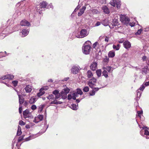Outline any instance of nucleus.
I'll list each match as a JSON object with an SVG mask.
<instances>
[{"instance_id":"nucleus-1","label":"nucleus","mask_w":149,"mask_h":149,"mask_svg":"<svg viewBox=\"0 0 149 149\" xmlns=\"http://www.w3.org/2000/svg\"><path fill=\"white\" fill-rule=\"evenodd\" d=\"M91 44V42L89 40H88L85 42L82 47L83 52L84 54H89L91 49L90 46Z\"/></svg>"},{"instance_id":"nucleus-2","label":"nucleus","mask_w":149,"mask_h":149,"mask_svg":"<svg viewBox=\"0 0 149 149\" xmlns=\"http://www.w3.org/2000/svg\"><path fill=\"white\" fill-rule=\"evenodd\" d=\"M88 32L86 29H82L80 32V33L76 36L77 38H84L87 36L88 34Z\"/></svg>"},{"instance_id":"nucleus-3","label":"nucleus","mask_w":149,"mask_h":149,"mask_svg":"<svg viewBox=\"0 0 149 149\" xmlns=\"http://www.w3.org/2000/svg\"><path fill=\"white\" fill-rule=\"evenodd\" d=\"M14 76L13 75L8 74L3 76H2L0 78V83H3L5 84V83H6V82H4L2 80H5L6 79H13Z\"/></svg>"},{"instance_id":"nucleus-4","label":"nucleus","mask_w":149,"mask_h":149,"mask_svg":"<svg viewBox=\"0 0 149 149\" xmlns=\"http://www.w3.org/2000/svg\"><path fill=\"white\" fill-rule=\"evenodd\" d=\"M96 82V79L94 77H93L88 81V84L90 88H93V87L96 86L95 84Z\"/></svg>"},{"instance_id":"nucleus-5","label":"nucleus","mask_w":149,"mask_h":149,"mask_svg":"<svg viewBox=\"0 0 149 149\" xmlns=\"http://www.w3.org/2000/svg\"><path fill=\"white\" fill-rule=\"evenodd\" d=\"M145 86L143 85H142L141 87H140L139 89L136 91V97L135 98L136 100H138L139 99L140 97H141V93L139 91H143L144 89L145 88Z\"/></svg>"},{"instance_id":"nucleus-6","label":"nucleus","mask_w":149,"mask_h":149,"mask_svg":"<svg viewBox=\"0 0 149 149\" xmlns=\"http://www.w3.org/2000/svg\"><path fill=\"white\" fill-rule=\"evenodd\" d=\"M120 20L124 24H127L129 23L130 19L129 18L125 15H121L120 16Z\"/></svg>"},{"instance_id":"nucleus-7","label":"nucleus","mask_w":149,"mask_h":149,"mask_svg":"<svg viewBox=\"0 0 149 149\" xmlns=\"http://www.w3.org/2000/svg\"><path fill=\"white\" fill-rule=\"evenodd\" d=\"M33 89V87L32 86L28 85L26 86L24 89L26 93L30 94L31 93Z\"/></svg>"},{"instance_id":"nucleus-8","label":"nucleus","mask_w":149,"mask_h":149,"mask_svg":"<svg viewBox=\"0 0 149 149\" xmlns=\"http://www.w3.org/2000/svg\"><path fill=\"white\" fill-rule=\"evenodd\" d=\"M80 69V67L79 66H73L72 68L71 71L73 74H77Z\"/></svg>"},{"instance_id":"nucleus-9","label":"nucleus","mask_w":149,"mask_h":149,"mask_svg":"<svg viewBox=\"0 0 149 149\" xmlns=\"http://www.w3.org/2000/svg\"><path fill=\"white\" fill-rule=\"evenodd\" d=\"M52 93L53 94L55 95V99H59L61 97V94L59 93V92L58 90H55Z\"/></svg>"},{"instance_id":"nucleus-10","label":"nucleus","mask_w":149,"mask_h":149,"mask_svg":"<svg viewBox=\"0 0 149 149\" xmlns=\"http://www.w3.org/2000/svg\"><path fill=\"white\" fill-rule=\"evenodd\" d=\"M43 119V115H39L37 117L35 118L33 122L36 123H37L42 121Z\"/></svg>"},{"instance_id":"nucleus-11","label":"nucleus","mask_w":149,"mask_h":149,"mask_svg":"<svg viewBox=\"0 0 149 149\" xmlns=\"http://www.w3.org/2000/svg\"><path fill=\"white\" fill-rule=\"evenodd\" d=\"M139 126L140 128H142V129L144 130V135H146V136L149 135V132L148 130L149 128L147 127L143 126L141 127L140 125H139Z\"/></svg>"},{"instance_id":"nucleus-12","label":"nucleus","mask_w":149,"mask_h":149,"mask_svg":"<svg viewBox=\"0 0 149 149\" xmlns=\"http://www.w3.org/2000/svg\"><path fill=\"white\" fill-rule=\"evenodd\" d=\"M20 24L22 26H29L31 25L30 23L25 19L22 21L20 22Z\"/></svg>"},{"instance_id":"nucleus-13","label":"nucleus","mask_w":149,"mask_h":149,"mask_svg":"<svg viewBox=\"0 0 149 149\" xmlns=\"http://www.w3.org/2000/svg\"><path fill=\"white\" fill-rule=\"evenodd\" d=\"M101 88H94L93 87L92 90V92L90 91L89 93V94L90 96H93L95 94V93L97 92L98 90Z\"/></svg>"},{"instance_id":"nucleus-14","label":"nucleus","mask_w":149,"mask_h":149,"mask_svg":"<svg viewBox=\"0 0 149 149\" xmlns=\"http://www.w3.org/2000/svg\"><path fill=\"white\" fill-rule=\"evenodd\" d=\"M97 63L94 62L92 63L91 64L90 66V68L92 70L94 71L97 69Z\"/></svg>"},{"instance_id":"nucleus-15","label":"nucleus","mask_w":149,"mask_h":149,"mask_svg":"<svg viewBox=\"0 0 149 149\" xmlns=\"http://www.w3.org/2000/svg\"><path fill=\"white\" fill-rule=\"evenodd\" d=\"M102 9L104 13L106 14H108L110 13V10L106 6H103Z\"/></svg>"},{"instance_id":"nucleus-16","label":"nucleus","mask_w":149,"mask_h":149,"mask_svg":"<svg viewBox=\"0 0 149 149\" xmlns=\"http://www.w3.org/2000/svg\"><path fill=\"white\" fill-rule=\"evenodd\" d=\"M29 29L27 28L24 29L22 31V37H24L26 36L28 34L29 32Z\"/></svg>"},{"instance_id":"nucleus-17","label":"nucleus","mask_w":149,"mask_h":149,"mask_svg":"<svg viewBox=\"0 0 149 149\" xmlns=\"http://www.w3.org/2000/svg\"><path fill=\"white\" fill-rule=\"evenodd\" d=\"M123 45L124 47L126 49H128L130 48L131 47L130 43L128 41H125L123 43Z\"/></svg>"},{"instance_id":"nucleus-18","label":"nucleus","mask_w":149,"mask_h":149,"mask_svg":"<svg viewBox=\"0 0 149 149\" xmlns=\"http://www.w3.org/2000/svg\"><path fill=\"white\" fill-rule=\"evenodd\" d=\"M141 71L142 72V73L143 74H146L147 73H149V69L148 68L147 66L145 67Z\"/></svg>"},{"instance_id":"nucleus-19","label":"nucleus","mask_w":149,"mask_h":149,"mask_svg":"<svg viewBox=\"0 0 149 149\" xmlns=\"http://www.w3.org/2000/svg\"><path fill=\"white\" fill-rule=\"evenodd\" d=\"M97 48L102 49L104 48V46L103 45V43L101 40H98L97 41Z\"/></svg>"},{"instance_id":"nucleus-20","label":"nucleus","mask_w":149,"mask_h":149,"mask_svg":"<svg viewBox=\"0 0 149 149\" xmlns=\"http://www.w3.org/2000/svg\"><path fill=\"white\" fill-rule=\"evenodd\" d=\"M86 7L85 6H83L82 8L80 10V11L79 12L78 14V16H80L82 15L84 13L85 10H86Z\"/></svg>"},{"instance_id":"nucleus-21","label":"nucleus","mask_w":149,"mask_h":149,"mask_svg":"<svg viewBox=\"0 0 149 149\" xmlns=\"http://www.w3.org/2000/svg\"><path fill=\"white\" fill-rule=\"evenodd\" d=\"M74 95L73 93H70V94H68V100H70L71 99H73L74 100H76V98L75 97H74Z\"/></svg>"},{"instance_id":"nucleus-22","label":"nucleus","mask_w":149,"mask_h":149,"mask_svg":"<svg viewBox=\"0 0 149 149\" xmlns=\"http://www.w3.org/2000/svg\"><path fill=\"white\" fill-rule=\"evenodd\" d=\"M108 56L110 58H113L115 56V52L113 50L110 51L108 53Z\"/></svg>"},{"instance_id":"nucleus-23","label":"nucleus","mask_w":149,"mask_h":149,"mask_svg":"<svg viewBox=\"0 0 149 149\" xmlns=\"http://www.w3.org/2000/svg\"><path fill=\"white\" fill-rule=\"evenodd\" d=\"M118 20L117 19L114 18L113 19L112 25L113 26H118Z\"/></svg>"},{"instance_id":"nucleus-24","label":"nucleus","mask_w":149,"mask_h":149,"mask_svg":"<svg viewBox=\"0 0 149 149\" xmlns=\"http://www.w3.org/2000/svg\"><path fill=\"white\" fill-rule=\"evenodd\" d=\"M37 100V99L36 98V97H32L29 100V102L31 104L34 103Z\"/></svg>"},{"instance_id":"nucleus-25","label":"nucleus","mask_w":149,"mask_h":149,"mask_svg":"<svg viewBox=\"0 0 149 149\" xmlns=\"http://www.w3.org/2000/svg\"><path fill=\"white\" fill-rule=\"evenodd\" d=\"M36 8L37 12H38L39 14H41V13L42 12L41 11L42 10L41 9L42 8H41V7L40 4L36 5Z\"/></svg>"},{"instance_id":"nucleus-26","label":"nucleus","mask_w":149,"mask_h":149,"mask_svg":"<svg viewBox=\"0 0 149 149\" xmlns=\"http://www.w3.org/2000/svg\"><path fill=\"white\" fill-rule=\"evenodd\" d=\"M19 105H21L24 102V100L22 96H19Z\"/></svg>"},{"instance_id":"nucleus-27","label":"nucleus","mask_w":149,"mask_h":149,"mask_svg":"<svg viewBox=\"0 0 149 149\" xmlns=\"http://www.w3.org/2000/svg\"><path fill=\"white\" fill-rule=\"evenodd\" d=\"M115 1L116 2V7L118 8H119L121 6V2L120 0H116Z\"/></svg>"},{"instance_id":"nucleus-28","label":"nucleus","mask_w":149,"mask_h":149,"mask_svg":"<svg viewBox=\"0 0 149 149\" xmlns=\"http://www.w3.org/2000/svg\"><path fill=\"white\" fill-rule=\"evenodd\" d=\"M40 5L41 8H45L47 5V3L45 1H44L42 3H40Z\"/></svg>"},{"instance_id":"nucleus-29","label":"nucleus","mask_w":149,"mask_h":149,"mask_svg":"<svg viewBox=\"0 0 149 149\" xmlns=\"http://www.w3.org/2000/svg\"><path fill=\"white\" fill-rule=\"evenodd\" d=\"M102 24L105 26H107L109 25L108 21L107 19H104L102 21Z\"/></svg>"},{"instance_id":"nucleus-30","label":"nucleus","mask_w":149,"mask_h":149,"mask_svg":"<svg viewBox=\"0 0 149 149\" xmlns=\"http://www.w3.org/2000/svg\"><path fill=\"white\" fill-rule=\"evenodd\" d=\"M78 104L77 105L74 104H73L71 106L70 108L73 110H76L78 108Z\"/></svg>"},{"instance_id":"nucleus-31","label":"nucleus","mask_w":149,"mask_h":149,"mask_svg":"<svg viewBox=\"0 0 149 149\" xmlns=\"http://www.w3.org/2000/svg\"><path fill=\"white\" fill-rule=\"evenodd\" d=\"M45 105H40L38 108V112L39 113H40L43 110V108L44 107Z\"/></svg>"},{"instance_id":"nucleus-32","label":"nucleus","mask_w":149,"mask_h":149,"mask_svg":"<svg viewBox=\"0 0 149 149\" xmlns=\"http://www.w3.org/2000/svg\"><path fill=\"white\" fill-rule=\"evenodd\" d=\"M93 76V73L92 72L88 70L87 72V76L88 78L92 77Z\"/></svg>"},{"instance_id":"nucleus-33","label":"nucleus","mask_w":149,"mask_h":149,"mask_svg":"<svg viewBox=\"0 0 149 149\" xmlns=\"http://www.w3.org/2000/svg\"><path fill=\"white\" fill-rule=\"evenodd\" d=\"M61 95L62 98L63 99H65L67 97V94H66V93H65L64 92H62V91L61 92Z\"/></svg>"},{"instance_id":"nucleus-34","label":"nucleus","mask_w":149,"mask_h":149,"mask_svg":"<svg viewBox=\"0 0 149 149\" xmlns=\"http://www.w3.org/2000/svg\"><path fill=\"white\" fill-rule=\"evenodd\" d=\"M27 10V8H25V7L24 6L20 10L22 13H23L25 14V12Z\"/></svg>"},{"instance_id":"nucleus-35","label":"nucleus","mask_w":149,"mask_h":149,"mask_svg":"<svg viewBox=\"0 0 149 149\" xmlns=\"http://www.w3.org/2000/svg\"><path fill=\"white\" fill-rule=\"evenodd\" d=\"M113 47L114 49L118 50L120 48V45L119 44H117L116 45H113Z\"/></svg>"},{"instance_id":"nucleus-36","label":"nucleus","mask_w":149,"mask_h":149,"mask_svg":"<svg viewBox=\"0 0 149 149\" xmlns=\"http://www.w3.org/2000/svg\"><path fill=\"white\" fill-rule=\"evenodd\" d=\"M45 93V92L44 91H43L42 90H41L40 89V92L37 93V96L38 97H40L43 95Z\"/></svg>"},{"instance_id":"nucleus-37","label":"nucleus","mask_w":149,"mask_h":149,"mask_svg":"<svg viewBox=\"0 0 149 149\" xmlns=\"http://www.w3.org/2000/svg\"><path fill=\"white\" fill-rule=\"evenodd\" d=\"M70 91V89H69L68 88H64L63 90L62 91V92H64L65 93H66V94L68 93Z\"/></svg>"},{"instance_id":"nucleus-38","label":"nucleus","mask_w":149,"mask_h":149,"mask_svg":"<svg viewBox=\"0 0 149 149\" xmlns=\"http://www.w3.org/2000/svg\"><path fill=\"white\" fill-rule=\"evenodd\" d=\"M35 137V135L30 136L26 138L25 139V140L26 141H28L34 138Z\"/></svg>"},{"instance_id":"nucleus-39","label":"nucleus","mask_w":149,"mask_h":149,"mask_svg":"<svg viewBox=\"0 0 149 149\" xmlns=\"http://www.w3.org/2000/svg\"><path fill=\"white\" fill-rule=\"evenodd\" d=\"M102 75L105 77L107 78L108 77V72L106 70H104L102 73Z\"/></svg>"},{"instance_id":"nucleus-40","label":"nucleus","mask_w":149,"mask_h":149,"mask_svg":"<svg viewBox=\"0 0 149 149\" xmlns=\"http://www.w3.org/2000/svg\"><path fill=\"white\" fill-rule=\"evenodd\" d=\"M96 74L97 75L98 77H100L101 76V74L102 71L101 70H98L96 71Z\"/></svg>"},{"instance_id":"nucleus-41","label":"nucleus","mask_w":149,"mask_h":149,"mask_svg":"<svg viewBox=\"0 0 149 149\" xmlns=\"http://www.w3.org/2000/svg\"><path fill=\"white\" fill-rule=\"evenodd\" d=\"M103 69L104 70H106L107 71L110 72L111 68L110 67H103Z\"/></svg>"},{"instance_id":"nucleus-42","label":"nucleus","mask_w":149,"mask_h":149,"mask_svg":"<svg viewBox=\"0 0 149 149\" xmlns=\"http://www.w3.org/2000/svg\"><path fill=\"white\" fill-rule=\"evenodd\" d=\"M83 90L84 92H88L89 91V88L87 86H85L83 88Z\"/></svg>"},{"instance_id":"nucleus-43","label":"nucleus","mask_w":149,"mask_h":149,"mask_svg":"<svg viewBox=\"0 0 149 149\" xmlns=\"http://www.w3.org/2000/svg\"><path fill=\"white\" fill-rule=\"evenodd\" d=\"M77 93L81 95L83 94V92H82L81 90L79 88H78L77 89V91H75Z\"/></svg>"},{"instance_id":"nucleus-44","label":"nucleus","mask_w":149,"mask_h":149,"mask_svg":"<svg viewBox=\"0 0 149 149\" xmlns=\"http://www.w3.org/2000/svg\"><path fill=\"white\" fill-rule=\"evenodd\" d=\"M137 116H139L140 118H141V115L143 113V111L142 110L138 111L137 112Z\"/></svg>"},{"instance_id":"nucleus-45","label":"nucleus","mask_w":149,"mask_h":149,"mask_svg":"<svg viewBox=\"0 0 149 149\" xmlns=\"http://www.w3.org/2000/svg\"><path fill=\"white\" fill-rule=\"evenodd\" d=\"M143 29H139L138 31L135 33V34L136 35H139L141 32L142 31Z\"/></svg>"},{"instance_id":"nucleus-46","label":"nucleus","mask_w":149,"mask_h":149,"mask_svg":"<svg viewBox=\"0 0 149 149\" xmlns=\"http://www.w3.org/2000/svg\"><path fill=\"white\" fill-rule=\"evenodd\" d=\"M22 14V13L20 10H17L16 11L15 13V15H17V16H19L21 15Z\"/></svg>"},{"instance_id":"nucleus-47","label":"nucleus","mask_w":149,"mask_h":149,"mask_svg":"<svg viewBox=\"0 0 149 149\" xmlns=\"http://www.w3.org/2000/svg\"><path fill=\"white\" fill-rule=\"evenodd\" d=\"M6 53V52H1L0 53V58L5 56H6L5 54Z\"/></svg>"},{"instance_id":"nucleus-48","label":"nucleus","mask_w":149,"mask_h":149,"mask_svg":"<svg viewBox=\"0 0 149 149\" xmlns=\"http://www.w3.org/2000/svg\"><path fill=\"white\" fill-rule=\"evenodd\" d=\"M110 4L114 7H115L116 6V3L113 0H111L110 2Z\"/></svg>"},{"instance_id":"nucleus-49","label":"nucleus","mask_w":149,"mask_h":149,"mask_svg":"<svg viewBox=\"0 0 149 149\" xmlns=\"http://www.w3.org/2000/svg\"><path fill=\"white\" fill-rule=\"evenodd\" d=\"M29 113V111L27 110H25L23 112V115L24 116H27Z\"/></svg>"},{"instance_id":"nucleus-50","label":"nucleus","mask_w":149,"mask_h":149,"mask_svg":"<svg viewBox=\"0 0 149 149\" xmlns=\"http://www.w3.org/2000/svg\"><path fill=\"white\" fill-rule=\"evenodd\" d=\"M24 136L22 135L19 137L18 140V142H19L23 140V139Z\"/></svg>"},{"instance_id":"nucleus-51","label":"nucleus","mask_w":149,"mask_h":149,"mask_svg":"<svg viewBox=\"0 0 149 149\" xmlns=\"http://www.w3.org/2000/svg\"><path fill=\"white\" fill-rule=\"evenodd\" d=\"M104 61L105 63H107L109 61V58L107 56H106L105 58L104 59Z\"/></svg>"},{"instance_id":"nucleus-52","label":"nucleus","mask_w":149,"mask_h":149,"mask_svg":"<svg viewBox=\"0 0 149 149\" xmlns=\"http://www.w3.org/2000/svg\"><path fill=\"white\" fill-rule=\"evenodd\" d=\"M92 12L93 14H97L99 12L98 10L96 9H94L92 10Z\"/></svg>"},{"instance_id":"nucleus-53","label":"nucleus","mask_w":149,"mask_h":149,"mask_svg":"<svg viewBox=\"0 0 149 149\" xmlns=\"http://www.w3.org/2000/svg\"><path fill=\"white\" fill-rule=\"evenodd\" d=\"M54 97V95L52 94L49 95L47 97L49 100L53 99Z\"/></svg>"},{"instance_id":"nucleus-54","label":"nucleus","mask_w":149,"mask_h":149,"mask_svg":"<svg viewBox=\"0 0 149 149\" xmlns=\"http://www.w3.org/2000/svg\"><path fill=\"white\" fill-rule=\"evenodd\" d=\"M18 81H12V83L15 86H16L17 84Z\"/></svg>"},{"instance_id":"nucleus-55","label":"nucleus","mask_w":149,"mask_h":149,"mask_svg":"<svg viewBox=\"0 0 149 149\" xmlns=\"http://www.w3.org/2000/svg\"><path fill=\"white\" fill-rule=\"evenodd\" d=\"M140 134L141 135L143 136H144V130H141L140 131Z\"/></svg>"},{"instance_id":"nucleus-56","label":"nucleus","mask_w":149,"mask_h":149,"mask_svg":"<svg viewBox=\"0 0 149 149\" xmlns=\"http://www.w3.org/2000/svg\"><path fill=\"white\" fill-rule=\"evenodd\" d=\"M97 42H95L94 43L93 45V48H95L96 47H97Z\"/></svg>"},{"instance_id":"nucleus-57","label":"nucleus","mask_w":149,"mask_h":149,"mask_svg":"<svg viewBox=\"0 0 149 149\" xmlns=\"http://www.w3.org/2000/svg\"><path fill=\"white\" fill-rule=\"evenodd\" d=\"M37 108L36 106L35 105H33L31 107V108L33 110L36 109Z\"/></svg>"},{"instance_id":"nucleus-58","label":"nucleus","mask_w":149,"mask_h":149,"mask_svg":"<svg viewBox=\"0 0 149 149\" xmlns=\"http://www.w3.org/2000/svg\"><path fill=\"white\" fill-rule=\"evenodd\" d=\"M57 102L58 101H57V100H56L55 99V100H54V101H52L51 103H50V104H57Z\"/></svg>"},{"instance_id":"nucleus-59","label":"nucleus","mask_w":149,"mask_h":149,"mask_svg":"<svg viewBox=\"0 0 149 149\" xmlns=\"http://www.w3.org/2000/svg\"><path fill=\"white\" fill-rule=\"evenodd\" d=\"M21 134H22L21 130H17V136L20 135Z\"/></svg>"},{"instance_id":"nucleus-60","label":"nucleus","mask_w":149,"mask_h":149,"mask_svg":"<svg viewBox=\"0 0 149 149\" xmlns=\"http://www.w3.org/2000/svg\"><path fill=\"white\" fill-rule=\"evenodd\" d=\"M19 124L21 125H24L25 124L24 123V122L22 120H20L19 121Z\"/></svg>"},{"instance_id":"nucleus-61","label":"nucleus","mask_w":149,"mask_h":149,"mask_svg":"<svg viewBox=\"0 0 149 149\" xmlns=\"http://www.w3.org/2000/svg\"><path fill=\"white\" fill-rule=\"evenodd\" d=\"M19 112L21 114L22 113V106L21 105H19Z\"/></svg>"},{"instance_id":"nucleus-62","label":"nucleus","mask_w":149,"mask_h":149,"mask_svg":"<svg viewBox=\"0 0 149 149\" xmlns=\"http://www.w3.org/2000/svg\"><path fill=\"white\" fill-rule=\"evenodd\" d=\"M144 85L146 86H149V81L144 83L142 85H144Z\"/></svg>"},{"instance_id":"nucleus-63","label":"nucleus","mask_w":149,"mask_h":149,"mask_svg":"<svg viewBox=\"0 0 149 149\" xmlns=\"http://www.w3.org/2000/svg\"><path fill=\"white\" fill-rule=\"evenodd\" d=\"M73 93V94H74V97H75L76 98V97H78L79 94H78V93H77L75 92H74Z\"/></svg>"},{"instance_id":"nucleus-64","label":"nucleus","mask_w":149,"mask_h":149,"mask_svg":"<svg viewBox=\"0 0 149 149\" xmlns=\"http://www.w3.org/2000/svg\"><path fill=\"white\" fill-rule=\"evenodd\" d=\"M53 6L52 3H50L48 6L47 7V8H53Z\"/></svg>"}]
</instances>
